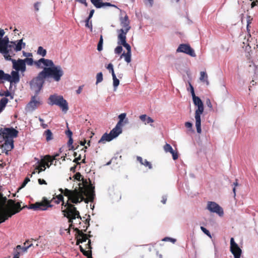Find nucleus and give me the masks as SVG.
Listing matches in <instances>:
<instances>
[{"mask_svg":"<svg viewBox=\"0 0 258 258\" xmlns=\"http://www.w3.org/2000/svg\"><path fill=\"white\" fill-rule=\"evenodd\" d=\"M37 95H36L35 96H32L30 101L27 104L26 110L27 111H32L35 110L41 104L39 98L37 99Z\"/></svg>","mask_w":258,"mask_h":258,"instance_id":"12","label":"nucleus"},{"mask_svg":"<svg viewBox=\"0 0 258 258\" xmlns=\"http://www.w3.org/2000/svg\"><path fill=\"white\" fill-rule=\"evenodd\" d=\"M9 100L6 97H3L0 100V113L5 109Z\"/></svg>","mask_w":258,"mask_h":258,"instance_id":"27","label":"nucleus"},{"mask_svg":"<svg viewBox=\"0 0 258 258\" xmlns=\"http://www.w3.org/2000/svg\"><path fill=\"white\" fill-rule=\"evenodd\" d=\"M85 26L90 29L91 31H92L93 26L92 21H90V19H87L85 21Z\"/></svg>","mask_w":258,"mask_h":258,"instance_id":"40","label":"nucleus"},{"mask_svg":"<svg viewBox=\"0 0 258 258\" xmlns=\"http://www.w3.org/2000/svg\"><path fill=\"white\" fill-rule=\"evenodd\" d=\"M44 134L46 136V140L47 141H49L53 139L52 133L50 130H47L45 131Z\"/></svg>","mask_w":258,"mask_h":258,"instance_id":"34","label":"nucleus"},{"mask_svg":"<svg viewBox=\"0 0 258 258\" xmlns=\"http://www.w3.org/2000/svg\"><path fill=\"white\" fill-rule=\"evenodd\" d=\"M83 254L87 256V258H90L92 256V250H85L83 252Z\"/></svg>","mask_w":258,"mask_h":258,"instance_id":"46","label":"nucleus"},{"mask_svg":"<svg viewBox=\"0 0 258 258\" xmlns=\"http://www.w3.org/2000/svg\"><path fill=\"white\" fill-rule=\"evenodd\" d=\"M45 79H46L45 77H44V75H41L40 72L36 77L31 81L30 83V88L31 90L35 91L36 95L39 94L41 90Z\"/></svg>","mask_w":258,"mask_h":258,"instance_id":"6","label":"nucleus"},{"mask_svg":"<svg viewBox=\"0 0 258 258\" xmlns=\"http://www.w3.org/2000/svg\"><path fill=\"white\" fill-rule=\"evenodd\" d=\"M164 150L166 152H171L173 150L169 144L166 143L164 146Z\"/></svg>","mask_w":258,"mask_h":258,"instance_id":"43","label":"nucleus"},{"mask_svg":"<svg viewBox=\"0 0 258 258\" xmlns=\"http://www.w3.org/2000/svg\"><path fill=\"white\" fill-rule=\"evenodd\" d=\"M6 201H7L6 197H3V194L0 192V204L2 206H3L5 204Z\"/></svg>","mask_w":258,"mask_h":258,"instance_id":"44","label":"nucleus"},{"mask_svg":"<svg viewBox=\"0 0 258 258\" xmlns=\"http://www.w3.org/2000/svg\"><path fill=\"white\" fill-rule=\"evenodd\" d=\"M185 126L187 128L191 129L192 127V124L190 122H186L185 123Z\"/></svg>","mask_w":258,"mask_h":258,"instance_id":"60","label":"nucleus"},{"mask_svg":"<svg viewBox=\"0 0 258 258\" xmlns=\"http://www.w3.org/2000/svg\"><path fill=\"white\" fill-rule=\"evenodd\" d=\"M23 60H24L25 64L27 63L28 65L32 66L34 63L33 59L32 58H26Z\"/></svg>","mask_w":258,"mask_h":258,"instance_id":"42","label":"nucleus"},{"mask_svg":"<svg viewBox=\"0 0 258 258\" xmlns=\"http://www.w3.org/2000/svg\"><path fill=\"white\" fill-rule=\"evenodd\" d=\"M63 75V71L60 66L52 67H45L41 72V75H44L46 78L51 77L54 81L58 82Z\"/></svg>","mask_w":258,"mask_h":258,"instance_id":"3","label":"nucleus"},{"mask_svg":"<svg viewBox=\"0 0 258 258\" xmlns=\"http://www.w3.org/2000/svg\"><path fill=\"white\" fill-rule=\"evenodd\" d=\"M92 4L97 9L102 7V2L101 0H90Z\"/></svg>","mask_w":258,"mask_h":258,"instance_id":"33","label":"nucleus"},{"mask_svg":"<svg viewBox=\"0 0 258 258\" xmlns=\"http://www.w3.org/2000/svg\"><path fill=\"white\" fill-rule=\"evenodd\" d=\"M58 190L61 194L56 196L58 202H54L57 204L60 202H62L61 208L62 209L63 206L65 208L64 210H62V212L63 215H66L68 217H70L72 212H75V213L77 214L76 215H78L76 213V208L72 203L77 204L84 201L86 203H88V201L86 200L84 198L85 196L89 201L92 202L94 200L95 196L94 187L92 185L85 188L80 187L79 189L75 188L74 190H70L68 188H60Z\"/></svg>","mask_w":258,"mask_h":258,"instance_id":"1","label":"nucleus"},{"mask_svg":"<svg viewBox=\"0 0 258 258\" xmlns=\"http://www.w3.org/2000/svg\"><path fill=\"white\" fill-rule=\"evenodd\" d=\"M200 79L202 82H205L207 85L209 84L208 80V75L205 72H201Z\"/></svg>","mask_w":258,"mask_h":258,"instance_id":"28","label":"nucleus"},{"mask_svg":"<svg viewBox=\"0 0 258 258\" xmlns=\"http://www.w3.org/2000/svg\"><path fill=\"white\" fill-rule=\"evenodd\" d=\"M48 160H50V155H46L44 157L43 159H42L39 163V164L38 166H37L35 168V170L37 169H39L40 167L43 168V169H45V162L46 160L48 161Z\"/></svg>","mask_w":258,"mask_h":258,"instance_id":"26","label":"nucleus"},{"mask_svg":"<svg viewBox=\"0 0 258 258\" xmlns=\"http://www.w3.org/2000/svg\"><path fill=\"white\" fill-rule=\"evenodd\" d=\"M140 119L144 122L145 124L154 122V120L146 114H142L139 116Z\"/></svg>","mask_w":258,"mask_h":258,"instance_id":"25","label":"nucleus"},{"mask_svg":"<svg viewBox=\"0 0 258 258\" xmlns=\"http://www.w3.org/2000/svg\"><path fill=\"white\" fill-rule=\"evenodd\" d=\"M201 229L208 236H209L210 238H212V236H211L210 232L206 228H205V227H204L203 226H201Z\"/></svg>","mask_w":258,"mask_h":258,"instance_id":"47","label":"nucleus"},{"mask_svg":"<svg viewBox=\"0 0 258 258\" xmlns=\"http://www.w3.org/2000/svg\"><path fill=\"white\" fill-rule=\"evenodd\" d=\"M38 182L39 184H47L46 181L43 179H38Z\"/></svg>","mask_w":258,"mask_h":258,"instance_id":"62","label":"nucleus"},{"mask_svg":"<svg viewBox=\"0 0 258 258\" xmlns=\"http://www.w3.org/2000/svg\"><path fill=\"white\" fill-rule=\"evenodd\" d=\"M14 51V45L10 43L7 45L5 51H0V53L3 54L6 59L9 60L12 59L11 57L15 54Z\"/></svg>","mask_w":258,"mask_h":258,"instance_id":"14","label":"nucleus"},{"mask_svg":"<svg viewBox=\"0 0 258 258\" xmlns=\"http://www.w3.org/2000/svg\"><path fill=\"white\" fill-rule=\"evenodd\" d=\"M10 60L12 61L13 63V68L16 71H21L22 72L26 71V64L23 59L19 58L17 60H16L15 59H11Z\"/></svg>","mask_w":258,"mask_h":258,"instance_id":"13","label":"nucleus"},{"mask_svg":"<svg viewBox=\"0 0 258 258\" xmlns=\"http://www.w3.org/2000/svg\"><path fill=\"white\" fill-rule=\"evenodd\" d=\"M90 220V215H88V218L85 220V223L86 225V229L85 230V231H86V229L90 225V224H89Z\"/></svg>","mask_w":258,"mask_h":258,"instance_id":"56","label":"nucleus"},{"mask_svg":"<svg viewBox=\"0 0 258 258\" xmlns=\"http://www.w3.org/2000/svg\"><path fill=\"white\" fill-rule=\"evenodd\" d=\"M126 35L118 34L117 36V44L124 47L126 49L127 52H131V47L126 43Z\"/></svg>","mask_w":258,"mask_h":258,"instance_id":"16","label":"nucleus"},{"mask_svg":"<svg viewBox=\"0 0 258 258\" xmlns=\"http://www.w3.org/2000/svg\"><path fill=\"white\" fill-rule=\"evenodd\" d=\"M76 213H77L78 214H78L77 215H76V213H75V212H72V214L71 213V216L70 217H68L66 215H64V217H67L68 219V222L70 223V226H69V228H73L75 230V228H74V225H73V220L74 219H76V218H78V219H79L80 220H82V217H81L80 215V212H79V211H78L77 209H76Z\"/></svg>","mask_w":258,"mask_h":258,"instance_id":"19","label":"nucleus"},{"mask_svg":"<svg viewBox=\"0 0 258 258\" xmlns=\"http://www.w3.org/2000/svg\"><path fill=\"white\" fill-rule=\"evenodd\" d=\"M74 178L75 179L78 181H80L83 179V177H82V175L80 172L76 173L74 175Z\"/></svg>","mask_w":258,"mask_h":258,"instance_id":"50","label":"nucleus"},{"mask_svg":"<svg viewBox=\"0 0 258 258\" xmlns=\"http://www.w3.org/2000/svg\"><path fill=\"white\" fill-rule=\"evenodd\" d=\"M122 51V47L121 45H119L118 46H117L115 48V50H114V52L116 54H120V53H121Z\"/></svg>","mask_w":258,"mask_h":258,"instance_id":"49","label":"nucleus"},{"mask_svg":"<svg viewBox=\"0 0 258 258\" xmlns=\"http://www.w3.org/2000/svg\"><path fill=\"white\" fill-rule=\"evenodd\" d=\"M143 165L146 167H148L149 169H151L152 168L151 163L148 161L146 159L144 160Z\"/></svg>","mask_w":258,"mask_h":258,"instance_id":"51","label":"nucleus"},{"mask_svg":"<svg viewBox=\"0 0 258 258\" xmlns=\"http://www.w3.org/2000/svg\"><path fill=\"white\" fill-rule=\"evenodd\" d=\"M69 147H70L69 150L75 151V150H78V148L80 147L79 145H77L76 147H75V146H74L73 145H72L69 146Z\"/></svg>","mask_w":258,"mask_h":258,"instance_id":"58","label":"nucleus"},{"mask_svg":"<svg viewBox=\"0 0 258 258\" xmlns=\"http://www.w3.org/2000/svg\"><path fill=\"white\" fill-rule=\"evenodd\" d=\"M66 135L69 137H72L73 133L70 130H68L66 131Z\"/></svg>","mask_w":258,"mask_h":258,"instance_id":"59","label":"nucleus"},{"mask_svg":"<svg viewBox=\"0 0 258 258\" xmlns=\"http://www.w3.org/2000/svg\"><path fill=\"white\" fill-rule=\"evenodd\" d=\"M94 12H95L94 10H93H93H91L90 11V12L89 15L88 17L87 18V19H91V18L92 17V16H93V15L94 13Z\"/></svg>","mask_w":258,"mask_h":258,"instance_id":"64","label":"nucleus"},{"mask_svg":"<svg viewBox=\"0 0 258 258\" xmlns=\"http://www.w3.org/2000/svg\"><path fill=\"white\" fill-rule=\"evenodd\" d=\"M125 117H126V114L125 113H123L120 114L118 116V118L119 119V120L117 122V124H118V125H119L121 126L122 125V122H123V120L125 119Z\"/></svg>","mask_w":258,"mask_h":258,"instance_id":"37","label":"nucleus"},{"mask_svg":"<svg viewBox=\"0 0 258 258\" xmlns=\"http://www.w3.org/2000/svg\"><path fill=\"white\" fill-rule=\"evenodd\" d=\"M50 202L51 201L47 200L46 198L43 197L41 202H36L35 204H32L29 207L26 206L22 208L20 202L16 203L15 201L11 199L9 200L8 201V204L9 206V209L0 210V224L5 222L9 218L19 213L25 208H28L34 210H45L47 208L52 207Z\"/></svg>","mask_w":258,"mask_h":258,"instance_id":"2","label":"nucleus"},{"mask_svg":"<svg viewBox=\"0 0 258 258\" xmlns=\"http://www.w3.org/2000/svg\"><path fill=\"white\" fill-rule=\"evenodd\" d=\"M11 43L14 44L15 52L21 50L22 48H24L26 46V43L23 42V39L15 41H11Z\"/></svg>","mask_w":258,"mask_h":258,"instance_id":"22","label":"nucleus"},{"mask_svg":"<svg viewBox=\"0 0 258 258\" xmlns=\"http://www.w3.org/2000/svg\"><path fill=\"white\" fill-rule=\"evenodd\" d=\"M176 51L177 52H183L188 54L192 57H196V54L194 50L190 47L188 44H181L177 48Z\"/></svg>","mask_w":258,"mask_h":258,"instance_id":"9","label":"nucleus"},{"mask_svg":"<svg viewBox=\"0 0 258 258\" xmlns=\"http://www.w3.org/2000/svg\"><path fill=\"white\" fill-rule=\"evenodd\" d=\"M9 78L8 81L10 82L11 84L18 83L20 81V76L18 72L13 71L11 72V75L9 74Z\"/></svg>","mask_w":258,"mask_h":258,"instance_id":"21","label":"nucleus"},{"mask_svg":"<svg viewBox=\"0 0 258 258\" xmlns=\"http://www.w3.org/2000/svg\"><path fill=\"white\" fill-rule=\"evenodd\" d=\"M131 52H126V53L123 52L120 56V58L122 57H124V60L127 63H129L131 61Z\"/></svg>","mask_w":258,"mask_h":258,"instance_id":"30","label":"nucleus"},{"mask_svg":"<svg viewBox=\"0 0 258 258\" xmlns=\"http://www.w3.org/2000/svg\"><path fill=\"white\" fill-rule=\"evenodd\" d=\"M3 140L13 141L18 136V131L14 128H6L2 132Z\"/></svg>","mask_w":258,"mask_h":258,"instance_id":"8","label":"nucleus"},{"mask_svg":"<svg viewBox=\"0 0 258 258\" xmlns=\"http://www.w3.org/2000/svg\"><path fill=\"white\" fill-rule=\"evenodd\" d=\"M122 132L121 126L116 124L115 127L113 128L110 132L113 138L117 137Z\"/></svg>","mask_w":258,"mask_h":258,"instance_id":"23","label":"nucleus"},{"mask_svg":"<svg viewBox=\"0 0 258 258\" xmlns=\"http://www.w3.org/2000/svg\"><path fill=\"white\" fill-rule=\"evenodd\" d=\"M37 54L44 57L46 54V50L42 46H39L37 50Z\"/></svg>","mask_w":258,"mask_h":258,"instance_id":"36","label":"nucleus"},{"mask_svg":"<svg viewBox=\"0 0 258 258\" xmlns=\"http://www.w3.org/2000/svg\"><path fill=\"white\" fill-rule=\"evenodd\" d=\"M207 208L210 212L216 213L219 216H222L224 214L222 208L214 202H208Z\"/></svg>","mask_w":258,"mask_h":258,"instance_id":"10","label":"nucleus"},{"mask_svg":"<svg viewBox=\"0 0 258 258\" xmlns=\"http://www.w3.org/2000/svg\"><path fill=\"white\" fill-rule=\"evenodd\" d=\"M192 99L194 104L198 106V108L195 111L196 126L197 132L200 134L202 132L201 115L204 112V105L201 99L199 97L194 95L192 97Z\"/></svg>","mask_w":258,"mask_h":258,"instance_id":"4","label":"nucleus"},{"mask_svg":"<svg viewBox=\"0 0 258 258\" xmlns=\"http://www.w3.org/2000/svg\"><path fill=\"white\" fill-rule=\"evenodd\" d=\"M5 34L4 30L0 29V51H5L7 45L9 44L8 36L3 38Z\"/></svg>","mask_w":258,"mask_h":258,"instance_id":"15","label":"nucleus"},{"mask_svg":"<svg viewBox=\"0 0 258 258\" xmlns=\"http://www.w3.org/2000/svg\"><path fill=\"white\" fill-rule=\"evenodd\" d=\"M112 76V79H113V85L114 88L115 89L119 85V81L116 78L115 75H114Z\"/></svg>","mask_w":258,"mask_h":258,"instance_id":"39","label":"nucleus"},{"mask_svg":"<svg viewBox=\"0 0 258 258\" xmlns=\"http://www.w3.org/2000/svg\"><path fill=\"white\" fill-rule=\"evenodd\" d=\"M163 241H170L172 242V243H174L176 241V239L170 237H165L163 239Z\"/></svg>","mask_w":258,"mask_h":258,"instance_id":"55","label":"nucleus"},{"mask_svg":"<svg viewBox=\"0 0 258 258\" xmlns=\"http://www.w3.org/2000/svg\"><path fill=\"white\" fill-rule=\"evenodd\" d=\"M49 104L51 105H56L58 106L62 111L66 112L69 110L68 103L62 96L57 94L51 95L48 98Z\"/></svg>","mask_w":258,"mask_h":258,"instance_id":"5","label":"nucleus"},{"mask_svg":"<svg viewBox=\"0 0 258 258\" xmlns=\"http://www.w3.org/2000/svg\"><path fill=\"white\" fill-rule=\"evenodd\" d=\"M0 96H5V97L10 96L11 99H13V96L12 95L11 93L8 90H7L6 91H4V93H1Z\"/></svg>","mask_w":258,"mask_h":258,"instance_id":"45","label":"nucleus"},{"mask_svg":"<svg viewBox=\"0 0 258 258\" xmlns=\"http://www.w3.org/2000/svg\"><path fill=\"white\" fill-rule=\"evenodd\" d=\"M120 25L122 28L117 30L118 34H123V35H126L131 29L128 17L127 15H125L124 18H120Z\"/></svg>","mask_w":258,"mask_h":258,"instance_id":"7","label":"nucleus"},{"mask_svg":"<svg viewBox=\"0 0 258 258\" xmlns=\"http://www.w3.org/2000/svg\"><path fill=\"white\" fill-rule=\"evenodd\" d=\"M103 42V36H102V35H101L99 42L97 45V50L99 51H100L102 50Z\"/></svg>","mask_w":258,"mask_h":258,"instance_id":"38","label":"nucleus"},{"mask_svg":"<svg viewBox=\"0 0 258 258\" xmlns=\"http://www.w3.org/2000/svg\"><path fill=\"white\" fill-rule=\"evenodd\" d=\"M42 63L44 66L49 67H52L54 66L53 62L50 59L41 58L37 61L34 62L35 64L38 68H41V63Z\"/></svg>","mask_w":258,"mask_h":258,"instance_id":"20","label":"nucleus"},{"mask_svg":"<svg viewBox=\"0 0 258 258\" xmlns=\"http://www.w3.org/2000/svg\"><path fill=\"white\" fill-rule=\"evenodd\" d=\"M58 154H56L53 156H50V160H48V161L46 160L45 162V166H47V167H49L52 164V162L54 160H56V157L58 156Z\"/></svg>","mask_w":258,"mask_h":258,"instance_id":"32","label":"nucleus"},{"mask_svg":"<svg viewBox=\"0 0 258 258\" xmlns=\"http://www.w3.org/2000/svg\"><path fill=\"white\" fill-rule=\"evenodd\" d=\"M39 120L40 121V122H41V126L43 128H46L47 127L48 125L47 124H45L44 123V120L41 118H39Z\"/></svg>","mask_w":258,"mask_h":258,"instance_id":"54","label":"nucleus"},{"mask_svg":"<svg viewBox=\"0 0 258 258\" xmlns=\"http://www.w3.org/2000/svg\"><path fill=\"white\" fill-rule=\"evenodd\" d=\"M75 1L80 3L84 4L86 7L87 6V3L86 2V0H75Z\"/></svg>","mask_w":258,"mask_h":258,"instance_id":"63","label":"nucleus"},{"mask_svg":"<svg viewBox=\"0 0 258 258\" xmlns=\"http://www.w3.org/2000/svg\"><path fill=\"white\" fill-rule=\"evenodd\" d=\"M32 240L33 239H31V240H28L25 241V242L24 243V246H23L22 248L23 251H26L28 248L32 246Z\"/></svg>","mask_w":258,"mask_h":258,"instance_id":"31","label":"nucleus"},{"mask_svg":"<svg viewBox=\"0 0 258 258\" xmlns=\"http://www.w3.org/2000/svg\"><path fill=\"white\" fill-rule=\"evenodd\" d=\"M103 80V74L101 72L98 73L96 75V84L100 83Z\"/></svg>","mask_w":258,"mask_h":258,"instance_id":"41","label":"nucleus"},{"mask_svg":"<svg viewBox=\"0 0 258 258\" xmlns=\"http://www.w3.org/2000/svg\"><path fill=\"white\" fill-rule=\"evenodd\" d=\"M4 140V143L0 144V146L2 147L3 152H5L7 155H8V152L14 148V141H11V140ZM0 143H1V142H0Z\"/></svg>","mask_w":258,"mask_h":258,"instance_id":"17","label":"nucleus"},{"mask_svg":"<svg viewBox=\"0 0 258 258\" xmlns=\"http://www.w3.org/2000/svg\"><path fill=\"white\" fill-rule=\"evenodd\" d=\"M40 5V3H39V2H37L34 4V7L35 10L36 11H39V7Z\"/></svg>","mask_w":258,"mask_h":258,"instance_id":"61","label":"nucleus"},{"mask_svg":"<svg viewBox=\"0 0 258 258\" xmlns=\"http://www.w3.org/2000/svg\"><path fill=\"white\" fill-rule=\"evenodd\" d=\"M206 103L207 106L209 107L211 109H213L212 104L210 99L208 98L206 99Z\"/></svg>","mask_w":258,"mask_h":258,"instance_id":"53","label":"nucleus"},{"mask_svg":"<svg viewBox=\"0 0 258 258\" xmlns=\"http://www.w3.org/2000/svg\"><path fill=\"white\" fill-rule=\"evenodd\" d=\"M170 153L172 155V158L173 160H175L178 159V155L176 152H175L173 150H172Z\"/></svg>","mask_w":258,"mask_h":258,"instance_id":"52","label":"nucleus"},{"mask_svg":"<svg viewBox=\"0 0 258 258\" xmlns=\"http://www.w3.org/2000/svg\"><path fill=\"white\" fill-rule=\"evenodd\" d=\"M230 251L233 254L234 258H240L242 250L238 244L235 242L233 238L230 239Z\"/></svg>","mask_w":258,"mask_h":258,"instance_id":"11","label":"nucleus"},{"mask_svg":"<svg viewBox=\"0 0 258 258\" xmlns=\"http://www.w3.org/2000/svg\"><path fill=\"white\" fill-rule=\"evenodd\" d=\"M83 154H82L81 153L79 154V155L78 156V152H74L73 155L75 157V158L73 160V162L76 163V165H80L81 163L79 162V161L81 159L82 156Z\"/></svg>","mask_w":258,"mask_h":258,"instance_id":"29","label":"nucleus"},{"mask_svg":"<svg viewBox=\"0 0 258 258\" xmlns=\"http://www.w3.org/2000/svg\"><path fill=\"white\" fill-rule=\"evenodd\" d=\"M85 249L88 250H91L92 247L91 245V240L89 239L88 243L85 245Z\"/></svg>","mask_w":258,"mask_h":258,"instance_id":"57","label":"nucleus"},{"mask_svg":"<svg viewBox=\"0 0 258 258\" xmlns=\"http://www.w3.org/2000/svg\"><path fill=\"white\" fill-rule=\"evenodd\" d=\"M106 69L109 71L111 73L112 76L115 75L113 70V66L112 64L109 63L106 67Z\"/></svg>","mask_w":258,"mask_h":258,"instance_id":"48","label":"nucleus"},{"mask_svg":"<svg viewBox=\"0 0 258 258\" xmlns=\"http://www.w3.org/2000/svg\"><path fill=\"white\" fill-rule=\"evenodd\" d=\"M113 138L111 135L107 133H105L103 135V136L101 137V139L98 141V143H105L106 142H110L112 140H113Z\"/></svg>","mask_w":258,"mask_h":258,"instance_id":"24","label":"nucleus"},{"mask_svg":"<svg viewBox=\"0 0 258 258\" xmlns=\"http://www.w3.org/2000/svg\"><path fill=\"white\" fill-rule=\"evenodd\" d=\"M9 77L8 74H5L3 70H0V82L3 80L8 81Z\"/></svg>","mask_w":258,"mask_h":258,"instance_id":"35","label":"nucleus"},{"mask_svg":"<svg viewBox=\"0 0 258 258\" xmlns=\"http://www.w3.org/2000/svg\"><path fill=\"white\" fill-rule=\"evenodd\" d=\"M75 231L77 233L76 238H77L76 244L79 245L80 243L86 242L88 238V235L87 234H85L83 232L82 230H79L77 228H75ZM90 237V235H89Z\"/></svg>","mask_w":258,"mask_h":258,"instance_id":"18","label":"nucleus"}]
</instances>
